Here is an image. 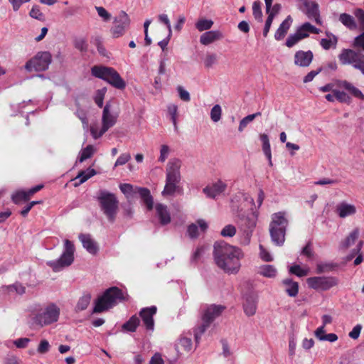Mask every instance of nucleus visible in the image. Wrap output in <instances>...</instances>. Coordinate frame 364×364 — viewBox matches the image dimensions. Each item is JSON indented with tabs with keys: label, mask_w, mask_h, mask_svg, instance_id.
<instances>
[{
	"label": "nucleus",
	"mask_w": 364,
	"mask_h": 364,
	"mask_svg": "<svg viewBox=\"0 0 364 364\" xmlns=\"http://www.w3.org/2000/svg\"><path fill=\"white\" fill-rule=\"evenodd\" d=\"M214 259L217 266L229 274H236L241 266L242 251L237 247L225 242H216L214 245Z\"/></svg>",
	"instance_id": "f257e3e1"
},
{
	"label": "nucleus",
	"mask_w": 364,
	"mask_h": 364,
	"mask_svg": "<svg viewBox=\"0 0 364 364\" xmlns=\"http://www.w3.org/2000/svg\"><path fill=\"white\" fill-rule=\"evenodd\" d=\"M60 314V307L55 303H48L34 309L31 314L33 324L43 327L57 322Z\"/></svg>",
	"instance_id": "f03ea898"
},
{
	"label": "nucleus",
	"mask_w": 364,
	"mask_h": 364,
	"mask_svg": "<svg viewBox=\"0 0 364 364\" xmlns=\"http://www.w3.org/2000/svg\"><path fill=\"white\" fill-rule=\"evenodd\" d=\"M123 299L124 295L121 289L116 287H110L95 300L92 313L107 311Z\"/></svg>",
	"instance_id": "7ed1b4c3"
},
{
	"label": "nucleus",
	"mask_w": 364,
	"mask_h": 364,
	"mask_svg": "<svg viewBox=\"0 0 364 364\" xmlns=\"http://www.w3.org/2000/svg\"><path fill=\"white\" fill-rule=\"evenodd\" d=\"M182 165L181 159L173 158L169 160L166 166V185L162 192L164 196L175 193L177 184L181 181L180 169Z\"/></svg>",
	"instance_id": "20e7f679"
},
{
	"label": "nucleus",
	"mask_w": 364,
	"mask_h": 364,
	"mask_svg": "<svg viewBox=\"0 0 364 364\" xmlns=\"http://www.w3.org/2000/svg\"><path fill=\"white\" fill-rule=\"evenodd\" d=\"M288 225V220L285 213L278 212L272 215V221L269 224V233L272 242L282 246L285 241L286 229Z\"/></svg>",
	"instance_id": "39448f33"
},
{
	"label": "nucleus",
	"mask_w": 364,
	"mask_h": 364,
	"mask_svg": "<svg viewBox=\"0 0 364 364\" xmlns=\"http://www.w3.org/2000/svg\"><path fill=\"white\" fill-rule=\"evenodd\" d=\"M97 201L100 208L110 222L116 218L119 201L114 194L105 190L97 193Z\"/></svg>",
	"instance_id": "423d86ee"
},
{
	"label": "nucleus",
	"mask_w": 364,
	"mask_h": 364,
	"mask_svg": "<svg viewBox=\"0 0 364 364\" xmlns=\"http://www.w3.org/2000/svg\"><path fill=\"white\" fill-rule=\"evenodd\" d=\"M91 72L93 76L107 81L115 88L123 90L126 87L125 81L113 68L95 65Z\"/></svg>",
	"instance_id": "0eeeda50"
},
{
	"label": "nucleus",
	"mask_w": 364,
	"mask_h": 364,
	"mask_svg": "<svg viewBox=\"0 0 364 364\" xmlns=\"http://www.w3.org/2000/svg\"><path fill=\"white\" fill-rule=\"evenodd\" d=\"M75 246L69 240L64 241V250L60 257L57 260L47 262V265L54 272H60L63 268L70 266L74 260Z\"/></svg>",
	"instance_id": "6e6552de"
},
{
	"label": "nucleus",
	"mask_w": 364,
	"mask_h": 364,
	"mask_svg": "<svg viewBox=\"0 0 364 364\" xmlns=\"http://www.w3.org/2000/svg\"><path fill=\"white\" fill-rule=\"evenodd\" d=\"M51 61L52 56L49 52L41 51L26 63L25 69L28 72L45 71L48 68Z\"/></svg>",
	"instance_id": "1a4fd4ad"
},
{
	"label": "nucleus",
	"mask_w": 364,
	"mask_h": 364,
	"mask_svg": "<svg viewBox=\"0 0 364 364\" xmlns=\"http://www.w3.org/2000/svg\"><path fill=\"white\" fill-rule=\"evenodd\" d=\"M343 65H351L364 75V55L352 49H343L338 55Z\"/></svg>",
	"instance_id": "9d476101"
},
{
	"label": "nucleus",
	"mask_w": 364,
	"mask_h": 364,
	"mask_svg": "<svg viewBox=\"0 0 364 364\" xmlns=\"http://www.w3.org/2000/svg\"><path fill=\"white\" fill-rule=\"evenodd\" d=\"M117 119V114L112 113L110 112V105L109 103H107L104 107L102 112V127L98 130L97 127L92 126L90 127V132L92 136L95 139H98L102 136L109 128L113 127Z\"/></svg>",
	"instance_id": "9b49d317"
},
{
	"label": "nucleus",
	"mask_w": 364,
	"mask_h": 364,
	"mask_svg": "<svg viewBox=\"0 0 364 364\" xmlns=\"http://www.w3.org/2000/svg\"><path fill=\"white\" fill-rule=\"evenodd\" d=\"M119 188L127 198H129L133 193H139L147 209L151 210L153 208V198L148 188L134 187L129 183L120 184Z\"/></svg>",
	"instance_id": "f8f14e48"
},
{
	"label": "nucleus",
	"mask_w": 364,
	"mask_h": 364,
	"mask_svg": "<svg viewBox=\"0 0 364 364\" xmlns=\"http://www.w3.org/2000/svg\"><path fill=\"white\" fill-rule=\"evenodd\" d=\"M309 288L316 291H327L338 284V279L335 277H312L306 279Z\"/></svg>",
	"instance_id": "ddd939ff"
},
{
	"label": "nucleus",
	"mask_w": 364,
	"mask_h": 364,
	"mask_svg": "<svg viewBox=\"0 0 364 364\" xmlns=\"http://www.w3.org/2000/svg\"><path fill=\"white\" fill-rule=\"evenodd\" d=\"M130 24V18L127 13L120 11L114 18L112 26L110 29L112 36L118 38L122 36Z\"/></svg>",
	"instance_id": "4468645a"
},
{
	"label": "nucleus",
	"mask_w": 364,
	"mask_h": 364,
	"mask_svg": "<svg viewBox=\"0 0 364 364\" xmlns=\"http://www.w3.org/2000/svg\"><path fill=\"white\" fill-rule=\"evenodd\" d=\"M257 220V215L252 210L248 212L246 215L240 218L238 223L240 229L244 232L247 244L249 243L252 232L256 226Z\"/></svg>",
	"instance_id": "2eb2a0df"
},
{
	"label": "nucleus",
	"mask_w": 364,
	"mask_h": 364,
	"mask_svg": "<svg viewBox=\"0 0 364 364\" xmlns=\"http://www.w3.org/2000/svg\"><path fill=\"white\" fill-rule=\"evenodd\" d=\"M297 6L301 11L305 13L309 18H314L318 24H321L318 6L316 2L310 0H299L298 1Z\"/></svg>",
	"instance_id": "dca6fc26"
},
{
	"label": "nucleus",
	"mask_w": 364,
	"mask_h": 364,
	"mask_svg": "<svg viewBox=\"0 0 364 364\" xmlns=\"http://www.w3.org/2000/svg\"><path fill=\"white\" fill-rule=\"evenodd\" d=\"M225 309V307L223 305H203L201 307L202 318L206 320L210 323H212L216 318L221 315Z\"/></svg>",
	"instance_id": "f3484780"
},
{
	"label": "nucleus",
	"mask_w": 364,
	"mask_h": 364,
	"mask_svg": "<svg viewBox=\"0 0 364 364\" xmlns=\"http://www.w3.org/2000/svg\"><path fill=\"white\" fill-rule=\"evenodd\" d=\"M157 309L155 306L143 308L139 312V316L147 330H153L154 327V316L156 314Z\"/></svg>",
	"instance_id": "a211bd4d"
},
{
	"label": "nucleus",
	"mask_w": 364,
	"mask_h": 364,
	"mask_svg": "<svg viewBox=\"0 0 364 364\" xmlns=\"http://www.w3.org/2000/svg\"><path fill=\"white\" fill-rule=\"evenodd\" d=\"M335 213L341 218H345L355 214L356 207L353 204L348 203L346 201H342L336 205Z\"/></svg>",
	"instance_id": "6ab92c4d"
},
{
	"label": "nucleus",
	"mask_w": 364,
	"mask_h": 364,
	"mask_svg": "<svg viewBox=\"0 0 364 364\" xmlns=\"http://www.w3.org/2000/svg\"><path fill=\"white\" fill-rule=\"evenodd\" d=\"M43 185H37L28 191H19L12 196V200L15 203H19L21 201H27L31 197L43 188Z\"/></svg>",
	"instance_id": "aec40b11"
},
{
	"label": "nucleus",
	"mask_w": 364,
	"mask_h": 364,
	"mask_svg": "<svg viewBox=\"0 0 364 364\" xmlns=\"http://www.w3.org/2000/svg\"><path fill=\"white\" fill-rule=\"evenodd\" d=\"M226 183L219 180L211 186H208L204 188L203 191L207 196V197L214 198L217 196L223 193L226 189Z\"/></svg>",
	"instance_id": "412c9836"
},
{
	"label": "nucleus",
	"mask_w": 364,
	"mask_h": 364,
	"mask_svg": "<svg viewBox=\"0 0 364 364\" xmlns=\"http://www.w3.org/2000/svg\"><path fill=\"white\" fill-rule=\"evenodd\" d=\"M314 58L313 53L310 50H299L294 55V63L300 67H307L312 62Z\"/></svg>",
	"instance_id": "4be33fe9"
},
{
	"label": "nucleus",
	"mask_w": 364,
	"mask_h": 364,
	"mask_svg": "<svg viewBox=\"0 0 364 364\" xmlns=\"http://www.w3.org/2000/svg\"><path fill=\"white\" fill-rule=\"evenodd\" d=\"M257 306V296L255 294H248L245 297L243 309L247 316L255 314Z\"/></svg>",
	"instance_id": "5701e85b"
},
{
	"label": "nucleus",
	"mask_w": 364,
	"mask_h": 364,
	"mask_svg": "<svg viewBox=\"0 0 364 364\" xmlns=\"http://www.w3.org/2000/svg\"><path fill=\"white\" fill-rule=\"evenodd\" d=\"M222 33L219 31H209L203 33L200 37V43L202 45L208 46L216 41L222 39Z\"/></svg>",
	"instance_id": "b1692460"
},
{
	"label": "nucleus",
	"mask_w": 364,
	"mask_h": 364,
	"mask_svg": "<svg viewBox=\"0 0 364 364\" xmlns=\"http://www.w3.org/2000/svg\"><path fill=\"white\" fill-rule=\"evenodd\" d=\"M79 240L82 243L84 248L90 254L95 255L98 251L97 243L92 239L90 235L80 234Z\"/></svg>",
	"instance_id": "393cba45"
},
{
	"label": "nucleus",
	"mask_w": 364,
	"mask_h": 364,
	"mask_svg": "<svg viewBox=\"0 0 364 364\" xmlns=\"http://www.w3.org/2000/svg\"><path fill=\"white\" fill-rule=\"evenodd\" d=\"M156 214L159 218L160 223L163 225H167L171 222L170 213L167 209V206L161 203H158L155 206Z\"/></svg>",
	"instance_id": "a878e982"
},
{
	"label": "nucleus",
	"mask_w": 364,
	"mask_h": 364,
	"mask_svg": "<svg viewBox=\"0 0 364 364\" xmlns=\"http://www.w3.org/2000/svg\"><path fill=\"white\" fill-rule=\"evenodd\" d=\"M291 23L292 18L290 16H288L286 19L280 24L279 27L275 32L274 38L277 41H281L284 38L291 26Z\"/></svg>",
	"instance_id": "bb28decb"
},
{
	"label": "nucleus",
	"mask_w": 364,
	"mask_h": 364,
	"mask_svg": "<svg viewBox=\"0 0 364 364\" xmlns=\"http://www.w3.org/2000/svg\"><path fill=\"white\" fill-rule=\"evenodd\" d=\"M320 32V29L316 28L312 26L309 23H304L300 28H299L296 31V33L299 37H301V40L309 36V33L318 34Z\"/></svg>",
	"instance_id": "cd10ccee"
},
{
	"label": "nucleus",
	"mask_w": 364,
	"mask_h": 364,
	"mask_svg": "<svg viewBox=\"0 0 364 364\" xmlns=\"http://www.w3.org/2000/svg\"><path fill=\"white\" fill-rule=\"evenodd\" d=\"M139 324V318L136 315H134L122 326V329L125 332H135Z\"/></svg>",
	"instance_id": "c85d7f7f"
},
{
	"label": "nucleus",
	"mask_w": 364,
	"mask_h": 364,
	"mask_svg": "<svg viewBox=\"0 0 364 364\" xmlns=\"http://www.w3.org/2000/svg\"><path fill=\"white\" fill-rule=\"evenodd\" d=\"M259 139L262 143V151L269 161V166H272V153L269 137L266 134H261Z\"/></svg>",
	"instance_id": "c756f323"
},
{
	"label": "nucleus",
	"mask_w": 364,
	"mask_h": 364,
	"mask_svg": "<svg viewBox=\"0 0 364 364\" xmlns=\"http://www.w3.org/2000/svg\"><path fill=\"white\" fill-rule=\"evenodd\" d=\"M340 86L342 87L343 88L346 89V90H348L354 97H355L360 100H364V95L362 93V92L359 89L355 87L350 82H349L346 80H343V81L341 82Z\"/></svg>",
	"instance_id": "7c9ffc66"
},
{
	"label": "nucleus",
	"mask_w": 364,
	"mask_h": 364,
	"mask_svg": "<svg viewBox=\"0 0 364 364\" xmlns=\"http://www.w3.org/2000/svg\"><path fill=\"white\" fill-rule=\"evenodd\" d=\"M211 323L201 318L200 323L194 328V337L196 343L199 342L201 336L205 333Z\"/></svg>",
	"instance_id": "2f4dec72"
},
{
	"label": "nucleus",
	"mask_w": 364,
	"mask_h": 364,
	"mask_svg": "<svg viewBox=\"0 0 364 364\" xmlns=\"http://www.w3.org/2000/svg\"><path fill=\"white\" fill-rule=\"evenodd\" d=\"M285 285V291L289 296H296L299 291V284L296 282H293L291 279H287L283 281Z\"/></svg>",
	"instance_id": "473e14b6"
},
{
	"label": "nucleus",
	"mask_w": 364,
	"mask_h": 364,
	"mask_svg": "<svg viewBox=\"0 0 364 364\" xmlns=\"http://www.w3.org/2000/svg\"><path fill=\"white\" fill-rule=\"evenodd\" d=\"M97 173L96 171L93 168H87L85 171H81L79 172L75 180L79 179V182L75 183V186H79L85 181H87L89 178L94 176Z\"/></svg>",
	"instance_id": "72a5a7b5"
},
{
	"label": "nucleus",
	"mask_w": 364,
	"mask_h": 364,
	"mask_svg": "<svg viewBox=\"0 0 364 364\" xmlns=\"http://www.w3.org/2000/svg\"><path fill=\"white\" fill-rule=\"evenodd\" d=\"M258 273L264 277L274 278L276 277L277 271L274 266L265 264L259 267Z\"/></svg>",
	"instance_id": "f704fd0d"
},
{
	"label": "nucleus",
	"mask_w": 364,
	"mask_h": 364,
	"mask_svg": "<svg viewBox=\"0 0 364 364\" xmlns=\"http://www.w3.org/2000/svg\"><path fill=\"white\" fill-rule=\"evenodd\" d=\"M339 20L350 30H355L357 28V24L354 18L348 14H341L339 16Z\"/></svg>",
	"instance_id": "c9c22d12"
},
{
	"label": "nucleus",
	"mask_w": 364,
	"mask_h": 364,
	"mask_svg": "<svg viewBox=\"0 0 364 364\" xmlns=\"http://www.w3.org/2000/svg\"><path fill=\"white\" fill-rule=\"evenodd\" d=\"M266 5V13L268 14V16H272V18L279 13L282 6L279 4H275L272 6L273 0H264Z\"/></svg>",
	"instance_id": "e433bc0d"
},
{
	"label": "nucleus",
	"mask_w": 364,
	"mask_h": 364,
	"mask_svg": "<svg viewBox=\"0 0 364 364\" xmlns=\"http://www.w3.org/2000/svg\"><path fill=\"white\" fill-rule=\"evenodd\" d=\"M213 21L210 19H206L204 18H199L195 23L196 28L200 31L203 32L204 31H208L210 29L213 25Z\"/></svg>",
	"instance_id": "4c0bfd02"
},
{
	"label": "nucleus",
	"mask_w": 364,
	"mask_h": 364,
	"mask_svg": "<svg viewBox=\"0 0 364 364\" xmlns=\"http://www.w3.org/2000/svg\"><path fill=\"white\" fill-rule=\"evenodd\" d=\"M167 112H168V114L169 115L170 119L174 126L175 130H177V129H178L177 120H178V106L174 104L168 105L167 107Z\"/></svg>",
	"instance_id": "58836bf2"
},
{
	"label": "nucleus",
	"mask_w": 364,
	"mask_h": 364,
	"mask_svg": "<svg viewBox=\"0 0 364 364\" xmlns=\"http://www.w3.org/2000/svg\"><path fill=\"white\" fill-rule=\"evenodd\" d=\"M96 149L93 145H87L85 148L82 149L78 157L79 162L82 163L87 159H90L95 153Z\"/></svg>",
	"instance_id": "ea45409f"
},
{
	"label": "nucleus",
	"mask_w": 364,
	"mask_h": 364,
	"mask_svg": "<svg viewBox=\"0 0 364 364\" xmlns=\"http://www.w3.org/2000/svg\"><path fill=\"white\" fill-rule=\"evenodd\" d=\"M91 301L90 294H83L78 300L75 309L77 311H81L86 309Z\"/></svg>",
	"instance_id": "a19ab883"
},
{
	"label": "nucleus",
	"mask_w": 364,
	"mask_h": 364,
	"mask_svg": "<svg viewBox=\"0 0 364 364\" xmlns=\"http://www.w3.org/2000/svg\"><path fill=\"white\" fill-rule=\"evenodd\" d=\"M326 35L328 38L321 39L320 42L321 46L326 50H328L331 47L335 48L338 42L337 37L333 34L327 33Z\"/></svg>",
	"instance_id": "79ce46f5"
},
{
	"label": "nucleus",
	"mask_w": 364,
	"mask_h": 364,
	"mask_svg": "<svg viewBox=\"0 0 364 364\" xmlns=\"http://www.w3.org/2000/svg\"><path fill=\"white\" fill-rule=\"evenodd\" d=\"M176 348L178 350L179 349L183 350L186 352H189L192 349V341L191 339L186 337H181L178 340V342L176 345Z\"/></svg>",
	"instance_id": "37998d69"
},
{
	"label": "nucleus",
	"mask_w": 364,
	"mask_h": 364,
	"mask_svg": "<svg viewBox=\"0 0 364 364\" xmlns=\"http://www.w3.org/2000/svg\"><path fill=\"white\" fill-rule=\"evenodd\" d=\"M359 235L358 229L353 230L349 235L342 242V245L345 248H348L355 243Z\"/></svg>",
	"instance_id": "c03bdc74"
},
{
	"label": "nucleus",
	"mask_w": 364,
	"mask_h": 364,
	"mask_svg": "<svg viewBox=\"0 0 364 364\" xmlns=\"http://www.w3.org/2000/svg\"><path fill=\"white\" fill-rule=\"evenodd\" d=\"M260 112H256L252 114H249L247 117H244L240 122L238 127L239 132H242L245 128L247 126V124L252 122L257 117L260 116Z\"/></svg>",
	"instance_id": "a18cd8bd"
},
{
	"label": "nucleus",
	"mask_w": 364,
	"mask_h": 364,
	"mask_svg": "<svg viewBox=\"0 0 364 364\" xmlns=\"http://www.w3.org/2000/svg\"><path fill=\"white\" fill-rule=\"evenodd\" d=\"M29 15L31 18L40 21H44L46 19L45 15L41 12L40 7L38 5H35L32 7L29 12Z\"/></svg>",
	"instance_id": "49530a36"
},
{
	"label": "nucleus",
	"mask_w": 364,
	"mask_h": 364,
	"mask_svg": "<svg viewBox=\"0 0 364 364\" xmlns=\"http://www.w3.org/2000/svg\"><path fill=\"white\" fill-rule=\"evenodd\" d=\"M222 115V108L219 105H215L211 109L210 111V119L214 122H218L220 120Z\"/></svg>",
	"instance_id": "de8ad7c7"
},
{
	"label": "nucleus",
	"mask_w": 364,
	"mask_h": 364,
	"mask_svg": "<svg viewBox=\"0 0 364 364\" xmlns=\"http://www.w3.org/2000/svg\"><path fill=\"white\" fill-rule=\"evenodd\" d=\"M261 2L256 1L252 4V14L255 19L259 21H262V12L261 9Z\"/></svg>",
	"instance_id": "09e8293b"
},
{
	"label": "nucleus",
	"mask_w": 364,
	"mask_h": 364,
	"mask_svg": "<svg viewBox=\"0 0 364 364\" xmlns=\"http://www.w3.org/2000/svg\"><path fill=\"white\" fill-rule=\"evenodd\" d=\"M218 61L217 55L215 53H208L205 55L204 60V65L207 68H211Z\"/></svg>",
	"instance_id": "8fccbe9b"
},
{
	"label": "nucleus",
	"mask_w": 364,
	"mask_h": 364,
	"mask_svg": "<svg viewBox=\"0 0 364 364\" xmlns=\"http://www.w3.org/2000/svg\"><path fill=\"white\" fill-rule=\"evenodd\" d=\"M333 93L335 94L336 100L340 102H350V98L345 92L335 90Z\"/></svg>",
	"instance_id": "3c124183"
},
{
	"label": "nucleus",
	"mask_w": 364,
	"mask_h": 364,
	"mask_svg": "<svg viewBox=\"0 0 364 364\" xmlns=\"http://www.w3.org/2000/svg\"><path fill=\"white\" fill-rule=\"evenodd\" d=\"M235 233L236 228L232 225H227L221 230V235L223 237H232Z\"/></svg>",
	"instance_id": "603ef678"
},
{
	"label": "nucleus",
	"mask_w": 364,
	"mask_h": 364,
	"mask_svg": "<svg viewBox=\"0 0 364 364\" xmlns=\"http://www.w3.org/2000/svg\"><path fill=\"white\" fill-rule=\"evenodd\" d=\"M105 92H106L105 88L98 90L96 92V94L95 96V102L100 107H102L103 106V100H104Z\"/></svg>",
	"instance_id": "864d4df0"
},
{
	"label": "nucleus",
	"mask_w": 364,
	"mask_h": 364,
	"mask_svg": "<svg viewBox=\"0 0 364 364\" xmlns=\"http://www.w3.org/2000/svg\"><path fill=\"white\" fill-rule=\"evenodd\" d=\"M289 272L298 277H304L308 274V269H302L299 265L297 264L291 266L289 269Z\"/></svg>",
	"instance_id": "5fc2aeb1"
},
{
	"label": "nucleus",
	"mask_w": 364,
	"mask_h": 364,
	"mask_svg": "<svg viewBox=\"0 0 364 364\" xmlns=\"http://www.w3.org/2000/svg\"><path fill=\"white\" fill-rule=\"evenodd\" d=\"M170 153V148L166 144H163L160 147V156L159 157V161L161 162H164L168 158Z\"/></svg>",
	"instance_id": "6e6d98bb"
},
{
	"label": "nucleus",
	"mask_w": 364,
	"mask_h": 364,
	"mask_svg": "<svg viewBox=\"0 0 364 364\" xmlns=\"http://www.w3.org/2000/svg\"><path fill=\"white\" fill-rule=\"evenodd\" d=\"M7 289L9 292L16 291L18 294H23L26 291V288L20 283H15L12 285L8 286Z\"/></svg>",
	"instance_id": "4d7b16f0"
},
{
	"label": "nucleus",
	"mask_w": 364,
	"mask_h": 364,
	"mask_svg": "<svg viewBox=\"0 0 364 364\" xmlns=\"http://www.w3.org/2000/svg\"><path fill=\"white\" fill-rule=\"evenodd\" d=\"M74 46L75 48L80 51H85L87 49V43L85 38H76L74 41Z\"/></svg>",
	"instance_id": "13d9d810"
},
{
	"label": "nucleus",
	"mask_w": 364,
	"mask_h": 364,
	"mask_svg": "<svg viewBox=\"0 0 364 364\" xmlns=\"http://www.w3.org/2000/svg\"><path fill=\"white\" fill-rule=\"evenodd\" d=\"M96 10L104 21H109L111 19V14L104 7L96 6Z\"/></svg>",
	"instance_id": "bf43d9fd"
},
{
	"label": "nucleus",
	"mask_w": 364,
	"mask_h": 364,
	"mask_svg": "<svg viewBox=\"0 0 364 364\" xmlns=\"http://www.w3.org/2000/svg\"><path fill=\"white\" fill-rule=\"evenodd\" d=\"M131 159V155L129 153L122 154L117 159L114 166H122Z\"/></svg>",
	"instance_id": "052dcab7"
},
{
	"label": "nucleus",
	"mask_w": 364,
	"mask_h": 364,
	"mask_svg": "<svg viewBox=\"0 0 364 364\" xmlns=\"http://www.w3.org/2000/svg\"><path fill=\"white\" fill-rule=\"evenodd\" d=\"M259 255L263 261L272 262L273 260L272 256L262 245H259Z\"/></svg>",
	"instance_id": "680f3d73"
},
{
	"label": "nucleus",
	"mask_w": 364,
	"mask_h": 364,
	"mask_svg": "<svg viewBox=\"0 0 364 364\" xmlns=\"http://www.w3.org/2000/svg\"><path fill=\"white\" fill-rule=\"evenodd\" d=\"M301 41V37H299L296 33L294 35L289 36L286 41V46L289 48H291L296 43Z\"/></svg>",
	"instance_id": "e2e57ef3"
},
{
	"label": "nucleus",
	"mask_w": 364,
	"mask_h": 364,
	"mask_svg": "<svg viewBox=\"0 0 364 364\" xmlns=\"http://www.w3.org/2000/svg\"><path fill=\"white\" fill-rule=\"evenodd\" d=\"M353 14L358 19L361 28L364 29V10L362 9H356Z\"/></svg>",
	"instance_id": "0e129e2a"
},
{
	"label": "nucleus",
	"mask_w": 364,
	"mask_h": 364,
	"mask_svg": "<svg viewBox=\"0 0 364 364\" xmlns=\"http://www.w3.org/2000/svg\"><path fill=\"white\" fill-rule=\"evenodd\" d=\"M50 344L48 341L42 340L38 347V352L41 354L46 353L50 350Z\"/></svg>",
	"instance_id": "69168bd1"
},
{
	"label": "nucleus",
	"mask_w": 364,
	"mask_h": 364,
	"mask_svg": "<svg viewBox=\"0 0 364 364\" xmlns=\"http://www.w3.org/2000/svg\"><path fill=\"white\" fill-rule=\"evenodd\" d=\"M94 43L96 46L97 49L101 55L105 56V57L108 56V53L107 52L105 48L104 47V46L100 38H96L95 40Z\"/></svg>",
	"instance_id": "338daca9"
},
{
	"label": "nucleus",
	"mask_w": 364,
	"mask_h": 364,
	"mask_svg": "<svg viewBox=\"0 0 364 364\" xmlns=\"http://www.w3.org/2000/svg\"><path fill=\"white\" fill-rule=\"evenodd\" d=\"M354 46L364 51V32L355 38Z\"/></svg>",
	"instance_id": "774afa93"
}]
</instances>
